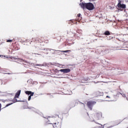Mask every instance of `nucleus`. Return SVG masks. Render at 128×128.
I'll use <instances>...</instances> for the list:
<instances>
[{
	"mask_svg": "<svg viewBox=\"0 0 128 128\" xmlns=\"http://www.w3.org/2000/svg\"><path fill=\"white\" fill-rule=\"evenodd\" d=\"M61 52H70V50H64Z\"/></svg>",
	"mask_w": 128,
	"mask_h": 128,
	"instance_id": "14",
	"label": "nucleus"
},
{
	"mask_svg": "<svg viewBox=\"0 0 128 128\" xmlns=\"http://www.w3.org/2000/svg\"><path fill=\"white\" fill-rule=\"evenodd\" d=\"M82 16L80 14H78L76 19L78 22H80V20H82V16Z\"/></svg>",
	"mask_w": 128,
	"mask_h": 128,
	"instance_id": "8",
	"label": "nucleus"
},
{
	"mask_svg": "<svg viewBox=\"0 0 128 128\" xmlns=\"http://www.w3.org/2000/svg\"><path fill=\"white\" fill-rule=\"evenodd\" d=\"M6 42H12V40H7Z\"/></svg>",
	"mask_w": 128,
	"mask_h": 128,
	"instance_id": "16",
	"label": "nucleus"
},
{
	"mask_svg": "<svg viewBox=\"0 0 128 128\" xmlns=\"http://www.w3.org/2000/svg\"><path fill=\"white\" fill-rule=\"evenodd\" d=\"M102 118V112H96L93 114L91 115V117H90V120H100Z\"/></svg>",
	"mask_w": 128,
	"mask_h": 128,
	"instance_id": "1",
	"label": "nucleus"
},
{
	"mask_svg": "<svg viewBox=\"0 0 128 128\" xmlns=\"http://www.w3.org/2000/svg\"><path fill=\"white\" fill-rule=\"evenodd\" d=\"M18 60H22V62H24V60H22V58H18Z\"/></svg>",
	"mask_w": 128,
	"mask_h": 128,
	"instance_id": "19",
	"label": "nucleus"
},
{
	"mask_svg": "<svg viewBox=\"0 0 128 128\" xmlns=\"http://www.w3.org/2000/svg\"><path fill=\"white\" fill-rule=\"evenodd\" d=\"M25 94H28V96H34V92H32V91H26Z\"/></svg>",
	"mask_w": 128,
	"mask_h": 128,
	"instance_id": "9",
	"label": "nucleus"
},
{
	"mask_svg": "<svg viewBox=\"0 0 128 128\" xmlns=\"http://www.w3.org/2000/svg\"><path fill=\"white\" fill-rule=\"evenodd\" d=\"M60 124L58 122L53 124V128H60Z\"/></svg>",
	"mask_w": 128,
	"mask_h": 128,
	"instance_id": "7",
	"label": "nucleus"
},
{
	"mask_svg": "<svg viewBox=\"0 0 128 128\" xmlns=\"http://www.w3.org/2000/svg\"><path fill=\"white\" fill-rule=\"evenodd\" d=\"M96 104V101H89L87 102V106L92 110V106H94Z\"/></svg>",
	"mask_w": 128,
	"mask_h": 128,
	"instance_id": "3",
	"label": "nucleus"
},
{
	"mask_svg": "<svg viewBox=\"0 0 128 128\" xmlns=\"http://www.w3.org/2000/svg\"><path fill=\"white\" fill-rule=\"evenodd\" d=\"M13 103H10V104H7L6 105V106H5V108H6L8 106H12V104Z\"/></svg>",
	"mask_w": 128,
	"mask_h": 128,
	"instance_id": "15",
	"label": "nucleus"
},
{
	"mask_svg": "<svg viewBox=\"0 0 128 128\" xmlns=\"http://www.w3.org/2000/svg\"><path fill=\"white\" fill-rule=\"evenodd\" d=\"M44 38H41V40H42Z\"/></svg>",
	"mask_w": 128,
	"mask_h": 128,
	"instance_id": "23",
	"label": "nucleus"
},
{
	"mask_svg": "<svg viewBox=\"0 0 128 128\" xmlns=\"http://www.w3.org/2000/svg\"><path fill=\"white\" fill-rule=\"evenodd\" d=\"M80 2H82V0H80Z\"/></svg>",
	"mask_w": 128,
	"mask_h": 128,
	"instance_id": "20",
	"label": "nucleus"
},
{
	"mask_svg": "<svg viewBox=\"0 0 128 128\" xmlns=\"http://www.w3.org/2000/svg\"><path fill=\"white\" fill-rule=\"evenodd\" d=\"M32 96V95H30L29 96H28V100H30L31 98H32V96Z\"/></svg>",
	"mask_w": 128,
	"mask_h": 128,
	"instance_id": "17",
	"label": "nucleus"
},
{
	"mask_svg": "<svg viewBox=\"0 0 128 128\" xmlns=\"http://www.w3.org/2000/svg\"><path fill=\"white\" fill-rule=\"evenodd\" d=\"M60 72H64V74H68V72H70V68L61 69L60 70Z\"/></svg>",
	"mask_w": 128,
	"mask_h": 128,
	"instance_id": "6",
	"label": "nucleus"
},
{
	"mask_svg": "<svg viewBox=\"0 0 128 128\" xmlns=\"http://www.w3.org/2000/svg\"><path fill=\"white\" fill-rule=\"evenodd\" d=\"M20 90H18L17 92H16L15 96L14 98V100H12L14 102H18V100H16V98H18V97L20 96Z\"/></svg>",
	"mask_w": 128,
	"mask_h": 128,
	"instance_id": "4",
	"label": "nucleus"
},
{
	"mask_svg": "<svg viewBox=\"0 0 128 128\" xmlns=\"http://www.w3.org/2000/svg\"><path fill=\"white\" fill-rule=\"evenodd\" d=\"M1 56L0 55V58Z\"/></svg>",
	"mask_w": 128,
	"mask_h": 128,
	"instance_id": "25",
	"label": "nucleus"
},
{
	"mask_svg": "<svg viewBox=\"0 0 128 128\" xmlns=\"http://www.w3.org/2000/svg\"><path fill=\"white\" fill-rule=\"evenodd\" d=\"M35 40H38V42H44V40H42V39H39L38 38H35Z\"/></svg>",
	"mask_w": 128,
	"mask_h": 128,
	"instance_id": "10",
	"label": "nucleus"
},
{
	"mask_svg": "<svg viewBox=\"0 0 128 128\" xmlns=\"http://www.w3.org/2000/svg\"><path fill=\"white\" fill-rule=\"evenodd\" d=\"M104 36H110V31H106L104 32Z\"/></svg>",
	"mask_w": 128,
	"mask_h": 128,
	"instance_id": "12",
	"label": "nucleus"
},
{
	"mask_svg": "<svg viewBox=\"0 0 128 128\" xmlns=\"http://www.w3.org/2000/svg\"><path fill=\"white\" fill-rule=\"evenodd\" d=\"M92 0L94 1V0Z\"/></svg>",
	"mask_w": 128,
	"mask_h": 128,
	"instance_id": "24",
	"label": "nucleus"
},
{
	"mask_svg": "<svg viewBox=\"0 0 128 128\" xmlns=\"http://www.w3.org/2000/svg\"><path fill=\"white\" fill-rule=\"evenodd\" d=\"M36 66H40V64H36Z\"/></svg>",
	"mask_w": 128,
	"mask_h": 128,
	"instance_id": "21",
	"label": "nucleus"
},
{
	"mask_svg": "<svg viewBox=\"0 0 128 128\" xmlns=\"http://www.w3.org/2000/svg\"><path fill=\"white\" fill-rule=\"evenodd\" d=\"M80 4L82 8H86L87 10H94V6L92 3H82Z\"/></svg>",
	"mask_w": 128,
	"mask_h": 128,
	"instance_id": "2",
	"label": "nucleus"
},
{
	"mask_svg": "<svg viewBox=\"0 0 128 128\" xmlns=\"http://www.w3.org/2000/svg\"><path fill=\"white\" fill-rule=\"evenodd\" d=\"M120 94H122V96H123L124 98L126 97V94H124V93H122V94L120 93Z\"/></svg>",
	"mask_w": 128,
	"mask_h": 128,
	"instance_id": "13",
	"label": "nucleus"
},
{
	"mask_svg": "<svg viewBox=\"0 0 128 128\" xmlns=\"http://www.w3.org/2000/svg\"><path fill=\"white\" fill-rule=\"evenodd\" d=\"M118 6L119 8H126V4H122V1L120 0H118Z\"/></svg>",
	"mask_w": 128,
	"mask_h": 128,
	"instance_id": "5",
	"label": "nucleus"
},
{
	"mask_svg": "<svg viewBox=\"0 0 128 128\" xmlns=\"http://www.w3.org/2000/svg\"><path fill=\"white\" fill-rule=\"evenodd\" d=\"M93 128H102V125L98 124L97 126H96L95 127Z\"/></svg>",
	"mask_w": 128,
	"mask_h": 128,
	"instance_id": "11",
	"label": "nucleus"
},
{
	"mask_svg": "<svg viewBox=\"0 0 128 128\" xmlns=\"http://www.w3.org/2000/svg\"><path fill=\"white\" fill-rule=\"evenodd\" d=\"M88 116V113H87Z\"/></svg>",
	"mask_w": 128,
	"mask_h": 128,
	"instance_id": "22",
	"label": "nucleus"
},
{
	"mask_svg": "<svg viewBox=\"0 0 128 128\" xmlns=\"http://www.w3.org/2000/svg\"><path fill=\"white\" fill-rule=\"evenodd\" d=\"M1 110H2V104H0V112Z\"/></svg>",
	"mask_w": 128,
	"mask_h": 128,
	"instance_id": "18",
	"label": "nucleus"
}]
</instances>
